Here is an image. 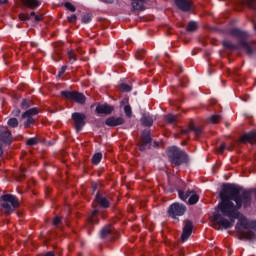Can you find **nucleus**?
Instances as JSON below:
<instances>
[{"mask_svg": "<svg viewBox=\"0 0 256 256\" xmlns=\"http://www.w3.org/2000/svg\"><path fill=\"white\" fill-rule=\"evenodd\" d=\"M221 202L218 204L216 212L211 216L212 221L223 227V229H231L235 225V219H238L236 229L243 237L251 241L255 239V234L244 231L251 228L256 229V222L249 221L239 212L241 207L247 208L251 205V191L241 190V188L226 184L220 191Z\"/></svg>", "mask_w": 256, "mask_h": 256, "instance_id": "obj_1", "label": "nucleus"}, {"mask_svg": "<svg viewBox=\"0 0 256 256\" xmlns=\"http://www.w3.org/2000/svg\"><path fill=\"white\" fill-rule=\"evenodd\" d=\"M168 157L170 163L176 167H179V165H183V163H187L189 161L187 154L175 146L169 148Z\"/></svg>", "mask_w": 256, "mask_h": 256, "instance_id": "obj_2", "label": "nucleus"}, {"mask_svg": "<svg viewBox=\"0 0 256 256\" xmlns=\"http://www.w3.org/2000/svg\"><path fill=\"white\" fill-rule=\"evenodd\" d=\"M3 201V208L5 209L6 213H12V211H15L17 207H19V200H17V197L6 194L2 196Z\"/></svg>", "mask_w": 256, "mask_h": 256, "instance_id": "obj_3", "label": "nucleus"}, {"mask_svg": "<svg viewBox=\"0 0 256 256\" xmlns=\"http://www.w3.org/2000/svg\"><path fill=\"white\" fill-rule=\"evenodd\" d=\"M185 211H187V208L185 205L180 203H173L168 208V215L172 219H177V217H181L185 215Z\"/></svg>", "mask_w": 256, "mask_h": 256, "instance_id": "obj_4", "label": "nucleus"}, {"mask_svg": "<svg viewBox=\"0 0 256 256\" xmlns=\"http://www.w3.org/2000/svg\"><path fill=\"white\" fill-rule=\"evenodd\" d=\"M11 141H13L11 132L7 129V127H0V157L3 155V148L1 145H3V143L5 145H11Z\"/></svg>", "mask_w": 256, "mask_h": 256, "instance_id": "obj_5", "label": "nucleus"}, {"mask_svg": "<svg viewBox=\"0 0 256 256\" xmlns=\"http://www.w3.org/2000/svg\"><path fill=\"white\" fill-rule=\"evenodd\" d=\"M39 113L37 108H31L22 114V119H26L24 122L25 129H29L33 123H35V115Z\"/></svg>", "mask_w": 256, "mask_h": 256, "instance_id": "obj_6", "label": "nucleus"}, {"mask_svg": "<svg viewBox=\"0 0 256 256\" xmlns=\"http://www.w3.org/2000/svg\"><path fill=\"white\" fill-rule=\"evenodd\" d=\"M178 195L182 201H187L188 199V203L190 205H195L199 202V195H197V193H195L194 191L183 192L179 190Z\"/></svg>", "mask_w": 256, "mask_h": 256, "instance_id": "obj_7", "label": "nucleus"}, {"mask_svg": "<svg viewBox=\"0 0 256 256\" xmlns=\"http://www.w3.org/2000/svg\"><path fill=\"white\" fill-rule=\"evenodd\" d=\"M61 95L62 97H65V99H70L71 101H75L76 103L80 104H83L86 101L85 95L79 92L62 91Z\"/></svg>", "mask_w": 256, "mask_h": 256, "instance_id": "obj_8", "label": "nucleus"}, {"mask_svg": "<svg viewBox=\"0 0 256 256\" xmlns=\"http://www.w3.org/2000/svg\"><path fill=\"white\" fill-rule=\"evenodd\" d=\"M72 119L74 121V127L77 132L81 131L83 127H85V119H87V116L83 113L74 112L72 114Z\"/></svg>", "mask_w": 256, "mask_h": 256, "instance_id": "obj_9", "label": "nucleus"}, {"mask_svg": "<svg viewBox=\"0 0 256 256\" xmlns=\"http://www.w3.org/2000/svg\"><path fill=\"white\" fill-rule=\"evenodd\" d=\"M193 233V223L191 221L186 222L185 226L182 230L181 240L183 243L191 237V234Z\"/></svg>", "mask_w": 256, "mask_h": 256, "instance_id": "obj_10", "label": "nucleus"}, {"mask_svg": "<svg viewBox=\"0 0 256 256\" xmlns=\"http://www.w3.org/2000/svg\"><path fill=\"white\" fill-rule=\"evenodd\" d=\"M113 106L107 105V104H102L98 105L96 107V113L104 114V115H111L113 113Z\"/></svg>", "mask_w": 256, "mask_h": 256, "instance_id": "obj_11", "label": "nucleus"}, {"mask_svg": "<svg viewBox=\"0 0 256 256\" xmlns=\"http://www.w3.org/2000/svg\"><path fill=\"white\" fill-rule=\"evenodd\" d=\"M181 11H191L192 4L189 0H174Z\"/></svg>", "mask_w": 256, "mask_h": 256, "instance_id": "obj_12", "label": "nucleus"}, {"mask_svg": "<svg viewBox=\"0 0 256 256\" xmlns=\"http://www.w3.org/2000/svg\"><path fill=\"white\" fill-rule=\"evenodd\" d=\"M105 123L108 127H117V125H123V123H125V120H123V118L121 117H109L106 119Z\"/></svg>", "mask_w": 256, "mask_h": 256, "instance_id": "obj_13", "label": "nucleus"}, {"mask_svg": "<svg viewBox=\"0 0 256 256\" xmlns=\"http://www.w3.org/2000/svg\"><path fill=\"white\" fill-rule=\"evenodd\" d=\"M240 141L241 143H256V132H250L242 135Z\"/></svg>", "mask_w": 256, "mask_h": 256, "instance_id": "obj_14", "label": "nucleus"}, {"mask_svg": "<svg viewBox=\"0 0 256 256\" xmlns=\"http://www.w3.org/2000/svg\"><path fill=\"white\" fill-rule=\"evenodd\" d=\"M22 3L29 7L30 9H35L41 5L38 0H22Z\"/></svg>", "mask_w": 256, "mask_h": 256, "instance_id": "obj_15", "label": "nucleus"}, {"mask_svg": "<svg viewBox=\"0 0 256 256\" xmlns=\"http://www.w3.org/2000/svg\"><path fill=\"white\" fill-rule=\"evenodd\" d=\"M145 1L147 0H135L132 2L133 9H136L137 11H143L145 9Z\"/></svg>", "mask_w": 256, "mask_h": 256, "instance_id": "obj_16", "label": "nucleus"}, {"mask_svg": "<svg viewBox=\"0 0 256 256\" xmlns=\"http://www.w3.org/2000/svg\"><path fill=\"white\" fill-rule=\"evenodd\" d=\"M95 201H96V203H99V205H101V207H104L105 209H107V207H109V201L99 194L96 195Z\"/></svg>", "mask_w": 256, "mask_h": 256, "instance_id": "obj_17", "label": "nucleus"}, {"mask_svg": "<svg viewBox=\"0 0 256 256\" xmlns=\"http://www.w3.org/2000/svg\"><path fill=\"white\" fill-rule=\"evenodd\" d=\"M142 125H145V127H151V125H153V117L144 115L142 117Z\"/></svg>", "mask_w": 256, "mask_h": 256, "instance_id": "obj_18", "label": "nucleus"}, {"mask_svg": "<svg viewBox=\"0 0 256 256\" xmlns=\"http://www.w3.org/2000/svg\"><path fill=\"white\" fill-rule=\"evenodd\" d=\"M101 159H103V154L101 153L94 154L92 157L93 165H99V163H101Z\"/></svg>", "mask_w": 256, "mask_h": 256, "instance_id": "obj_19", "label": "nucleus"}, {"mask_svg": "<svg viewBox=\"0 0 256 256\" xmlns=\"http://www.w3.org/2000/svg\"><path fill=\"white\" fill-rule=\"evenodd\" d=\"M7 124L9 127L15 128L19 126V120H17V118H10Z\"/></svg>", "mask_w": 256, "mask_h": 256, "instance_id": "obj_20", "label": "nucleus"}, {"mask_svg": "<svg viewBox=\"0 0 256 256\" xmlns=\"http://www.w3.org/2000/svg\"><path fill=\"white\" fill-rule=\"evenodd\" d=\"M97 210H94L91 215L88 217V223H97Z\"/></svg>", "mask_w": 256, "mask_h": 256, "instance_id": "obj_21", "label": "nucleus"}, {"mask_svg": "<svg viewBox=\"0 0 256 256\" xmlns=\"http://www.w3.org/2000/svg\"><path fill=\"white\" fill-rule=\"evenodd\" d=\"M111 233V227L110 226H105L101 231H100V235L102 238L107 237V235H109Z\"/></svg>", "mask_w": 256, "mask_h": 256, "instance_id": "obj_22", "label": "nucleus"}, {"mask_svg": "<svg viewBox=\"0 0 256 256\" xmlns=\"http://www.w3.org/2000/svg\"><path fill=\"white\" fill-rule=\"evenodd\" d=\"M209 123H219V121H221V115H212L210 116V118L208 119Z\"/></svg>", "mask_w": 256, "mask_h": 256, "instance_id": "obj_23", "label": "nucleus"}, {"mask_svg": "<svg viewBox=\"0 0 256 256\" xmlns=\"http://www.w3.org/2000/svg\"><path fill=\"white\" fill-rule=\"evenodd\" d=\"M165 121H167V123H175V121H177V117H175L173 114H167Z\"/></svg>", "mask_w": 256, "mask_h": 256, "instance_id": "obj_24", "label": "nucleus"}, {"mask_svg": "<svg viewBox=\"0 0 256 256\" xmlns=\"http://www.w3.org/2000/svg\"><path fill=\"white\" fill-rule=\"evenodd\" d=\"M245 5H247L250 9H255L256 0H244Z\"/></svg>", "mask_w": 256, "mask_h": 256, "instance_id": "obj_25", "label": "nucleus"}, {"mask_svg": "<svg viewBox=\"0 0 256 256\" xmlns=\"http://www.w3.org/2000/svg\"><path fill=\"white\" fill-rule=\"evenodd\" d=\"M197 30V23L196 22H189L187 26V31H196Z\"/></svg>", "mask_w": 256, "mask_h": 256, "instance_id": "obj_26", "label": "nucleus"}, {"mask_svg": "<svg viewBox=\"0 0 256 256\" xmlns=\"http://www.w3.org/2000/svg\"><path fill=\"white\" fill-rule=\"evenodd\" d=\"M120 89L121 91L129 92L133 89V87H131V85L123 83L120 85Z\"/></svg>", "mask_w": 256, "mask_h": 256, "instance_id": "obj_27", "label": "nucleus"}, {"mask_svg": "<svg viewBox=\"0 0 256 256\" xmlns=\"http://www.w3.org/2000/svg\"><path fill=\"white\" fill-rule=\"evenodd\" d=\"M37 143H39V140L37 138H30L27 140L26 144L30 147H33V145H37Z\"/></svg>", "mask_w": 256, "mask_h": 256, "instance_id": "obj_28", "label": "nucleus"}, {"mask_svg": "<svg viewBox=\"0 0 256 256\" xmlns=\"http://www.w3.org/2000/svg\"><path fill=\"white\" fill-rule=\"evenodd\" d=\"M19 19L20 21H29V19H31V14H25V13H21L19 15Z\"/></svg>", "mask_w": 256, "mask_h": 256, "instance_id": "obj_29", "label": "nucleus"}, {"mask_svg": "<svg viewBox=\"0 0 256 256\" xmlns=\"http://www.w3.org/2000/svg\"><path fill=\"white\" fill-rule=\"evenodd\" d=\"M64 7H66V9H68V11L75 12V6L73 4H71V2H66L64 4Z\"/></svg>", "mask_w": 256, "mask_h": 256, "instance_id": "obj_30", "label": "nucleus"}, {"mask_svg": "<svg viewBox=\"0 0 256 256\" xmlns=\"http://www.w3.org/2000/svg\"><path fill=\"white\" fill-rule=\"evenodd\" d=\"M124 112H125V115H127V117H131V115H132L131 106L126 105V106L124 107Z\"/></svg>", "mask_w": 256, "mask_h": 256, "instance_id": "obj_31", "label": "nucleus"}, {"mask_svg": "<svg viewBox=\"0 0 256 256\" xmlns=\"http://www.w3.org/2000/svg\"><path fill=\"white\" fill-rule=\"evenodd\" d=\"M242 46L244 47V49L248 55H251V53H253V49H251V47H249V45H247V43H242Z\"/></svg>", "mask_w": 256, "mask_h": 256, "instance_id": "obj_32", "label": "nucleus"}, {"mask_svg": "<svg viewBox=\"0 0 256 256\" xmlns=\"http://www.w3.org/2000/svg\"><path fill=\"white\" fill-rule=\"evenodd\" d=\"M82 23H91V15L85 14L82 18Z\"/></svg>", "mask_w": 256, "mask_h": 256, "instance_id": "obj_33", "label": "nucleus"}, {"mask_svg": "<svg viewBox=\"0 0 256 256\" xmlns=\"http://www.w3.org/2000/svg\"><path fill=\"white\" fill-rule=\"evenodd\" d=\"M231 34L236 35V37H241V35H243V32H241V30L239 29H233L231 30Z\"/></svg>", "mask_w": 256, "mask_h": 256, "instance_id": "obj_34", "label": "nucleus"}, {"mask_svg": "<svg viewBox=\"0 0 256 256\" xmlns=\"http://www.w3.org/2000/svg\"><path fill=\"white\" fill-rule=\"evenodd\" d=\"M30 17H34L35 21H41L43 19V15H36L35 12L30 13Z\"/></svg>", "mask_w": 256, "mask_h": 256, "instance_id": "obj_35", "label": "nucleus"}, {"mask_svg": "<svg viewBox=\"0 0 256 256\" xmlns=\"http://www.w3.org/2000/svg\"><path fill=\"white\" fill-rule=\"evenodd\" d=\"M29 100H23L22 103H21V107L23 109H29Z\"/></svg>", "mask_w": 256, "mask_h": 256, "instance_id": "obj_36", "label": "nucleus"}, {"mask_svg": "<svg viewBox=\"0 0 256 256\" xmlns=\"http://www.w3.org/2000/svg\"><path fill=\"white\" fill-rule=\"evenodd\" d=\"M143 138L146 141V143H151V136H149V132H147L146 134L143 133Z\"/></svg>", "mask_w": 256, "mask_h": 256, "instance_id": "obj_37", "label": "nucleus"}, {"mask_svg": "<svg viewBox=\"0 0 256 256\" xmlns=\"http://www.w3.org/2000/svg\"><path fill=\"white\" fill-rule=\"evenodd\" d=\"M68 57L72 61V63L75 61V53H73V51H68Z\"/></svg>", "mask_w": 256, "mask_h": 256, "instance_id": "obj_38", "label": "nucleus"}, {"mask_svg": "<svg viewBox=\"0 0 256 256\" xmlns=\"http://www.w3.org/2000/svg\"><path fill=\"white\" fill-rule=\"evenodd\" d=\"M68 21H70V23H75V21H77V16L75 14H72L68 17Z\"/></svg>", "mask_w": 256, "mask_h": 256, "instance_id": "obj_39", "label": "nucleus"}, {"mask_svg": "<svg viewBox=\"0 0 256 256\" xmlns=\"http://www.w3.org/2000/svg\"><path fill=\"white\" fill-rule=\"evenodd\" d=\"M61 223V217L56 216L53 220V225H59Z\"/></svg>", "mask_w": 256, "mask_h": 256, "instance_id": "obj_40", "label": "nucleus"}, {"mask_svg": "<svg viewBox=\"0 0 256 256\" xmlns=\"http://www.w3.org/2000/svg\"><path fill=\"white\" fill-rule=\"evenodd\" d=\"M225 149H226L225 143L221 144L218 148V153H223V151H225Z\"/></svg>", "mask_w": 256, "mask_h": 256, "instance_id": "obj_41", "label": "nucleus"}, {"mask_svg": "<svg viewBox=\"0 0 256 256\" xmlns=\"http://www.w3.org/2000/svg\"><path fill=\"white\" fill-rule=\"evenodd\" d=\"M192 131H194L195 135H201V128L194 127Z\"/></svg>", "mask_w": 256, "mask_h": 256, "instance_id": "obj_42", "label": "nucleus"}, {"mask_svg": "<svg viewBox=\"0 0 256 256\" xmlns=\"http://www.w3.org/2000/svg\"><path fill=\"white\" fill-rule=\"evenodd\" d=\"M65 71H67V66H62L59 75H63V73H65Z\"/></svg>", "mask_w": 256, "mask_h": 256, "instance_id": "obj_43", "label": "nucleus"}, {"mask_svg": "<svg viewBox=\"0 0 256 256\" xmlns=\"http://www.w3.org/2000/svg\"><path fill=\"white\" fill-rule=\"evenodd\" d=\"M12 113H13V115H15V117H18V115H20V113H21V110L16 109Z\"/></svg>", "mask_w": 256, "mask_h": 256, "instance_id": "obj_44", "label": "nucleus"}, {"mask_svg": "<svg viewBox=\"0 0 256 256\" xmlns=\"http://www.w3.org/2000/svg\"><path fill=\"white\" fill-rule=\"evenodd\" d=\"M102 3H113L114 0H100Z\"/></svg>", "mask_w": 256, "mask_h": 256, "instance_id": "obj_45", "label": "nucleus"}, {"mask_svg": "<svg viewBox=\"0 0 256 256\" xmlns=\"http://www.w3.org/2000/svg\"><path fill=\"white\" fill-rule=\"evenodd\" d=\"M223 45H224V47H231V45L229 44V42H226V41L223 42Z\"/></svg>", "mask_w": 256, "mask_h": 256, "instance_id": "obj_46", "label": "nucleus"}, {"mask_svg": "<svg viewBox=\"0 0 256 256\" xmlns=\"http://www.w3.org/2000/svg\"><path fill=\"white\" fill-rule=\"evenodd\" d=\"M45 256H55V254L53 252H47Z\"/></svg>", "mask_w": 256, "mask_h": 256, "instance_id": "obj_47", "label": "nucleus"}, {"mask_svg": "<svg viewBox=\"0 0 256 256\" xmlns=\"http://www.w3.org/2000/svg\"><path fill=\"white\" fill-rule=\"evenodd\" d=\"M191 132V129H187V130H183L182 133L184 134H187V133H190Z\"/></svg>", "mask_w": 256, "mask_h": 256, "instance_id": "obj_48", "label": "nucleus"}, {"mask_svg": "<svg viewBox=\"0 0 256 256\" xmlns=\"http://www.w3.org/2000/svg\"><path fill=\"white\" fill-rule=\"evenodd\" d=\"M0 3H7V0H0Z\"/></svg>", "mask_w": 256, "mask_h": 256, "instance_id": "obj_49", "label": "nucleus"}, {"mask_svg": "<svg viewBox=\"0 0 256 256\" xmlns=\"http://www.w3.org/2000/svg\"><path fill=\"white\" fill-rule=\"evenodd\" d=\"M254 29H255V31H256V23L254 24Z\"/></svg>", "mask_w": 256, "mask_h": 256, "instance_id": "obj_50", "label": "nucleus"}, {"mask_svg": "<svg viewBox=\"0 0 256 256\" xmlns=\"http://www.w3.org/2000/svg\"><path fill=\"white\" fill-rule=\"evenodd\" d=\"M135 1V0H132V2Z\"/></svg>", "mask_w": 256, "mask_h": 256, "instance_id": "obj_51", "label": "nucleus"}]
</instances>
